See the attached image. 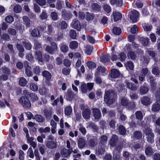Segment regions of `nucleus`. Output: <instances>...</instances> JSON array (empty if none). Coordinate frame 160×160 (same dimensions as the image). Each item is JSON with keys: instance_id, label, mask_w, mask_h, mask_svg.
<instances>
[{"instance_id": "obj_38", "label": "nucleus", "mask_w": 160, "mask_h": 160, "mask_svg": "<svg viewBox=\"0 0 160 160\" xmlns=\"http://www.w3.org/2000/svg\"><path fill=\"white\" fill-rule=\"evenodd\" d=\"M136 118L139 120H141L143 118L142 113L140 111H137L136 112Z\"/></svg>"}, {"instance_id": "obj_5", "label": "nucleus", "mask_w": 160, "mask_h": 160, "mask_svg": "<svg viewBox=\"0 0 160 160\" xmlns=\"http://www.w3.org/2000/svg\"><path fill=\"white\" fill-rule=\"evenodd\" d=\"M51 45L53 48H52L49 46H47L46 50L50 54H53L54 53V51L57 50L58 47L56 43L54 42H51Z\"/></svg>"}, {"instance_id": "obj_42", "label": "nucleus", "mask_w": 160, "mask_h": 160, "mask_svg": "<svg viewBox=\"0 0 160 160\" xmlns=\"http://www.w3.org/2000/svg\"><path fill=\"white\" fill-rule=\"evenodd\" d=\"M118 58L121 61H123L125 60L126 56L125 54L123 52H121L119 55Z\"/></svg>"}, {"instance_id": "obj_59", "label": "nucleus", "mask_w": 160, "mask_h": 160, "mask_svg": "<svg viewBox=\"0 0 160 160\" xmlns=\"http://www.w3.org/2000/svg\"><path fill=\"white\" fill-rule=\"evenodd\" d=\"M2 71L3 73L6 74H8L10 73V70L6 67L2 68Z\"/></svg>"}, {"instance_id": "obj_54", "label": "nucleus", "mask_w": 160, "mask_h": 160, "mask_svg": "<svg viewBox=\"0 0 160 160\" xmlns=\"http://www.w3.org/2000/svg\"><path fill=\"white\" fill-rule=\"evenodd\" d=\"M92 47L87 46L86 48V52L88 55L90 54L92 52Z\"/></svg>"}, {"instance_id": "obj_48", "label": "nucleus", "mask_w": 160, "mask_h": 160, "mask_svg": "<svg viewBox=\"0 0 160 160\" xmlns=\"http://www.w3.org/2000/svg\"><path fill=\"white\" fill-rule=\"evenodd\" d=\"M119 130L121 134L123 135L126 133V130L124 127L122 126H120L119 127Z\"/></svg>"}, {"instance_id": "obj_49", "label": "nucleus", "mask_w": 160, "mask_h": 160, "mask_svg": "<svg viewBox=\"0 0 160 160\" xmlns=\"http://www.w3.org/2000/svg\"><path fill=\"white\" fill-rule=\"evenodd\" d=\"M127 68L128 67L130 69L132 70L134 67L133 63L131 62H128L125 64Z\"/></svg>"}, {"instance_id": "obj_36", "label": "nucleus", "mask_w": 160, "mask_h": 160, "mask_svg": "<svg viewBox=\"0 0 160 160\" xmlns=\"http://www.w3.org/2000/svg\"><path fill=\"white\" fill-rule=\"evenodd\" d=\"M22 10V7L19 5H17L14 8V11L16 13L20 12H21Z\"/></svg>"}, {"instance_id": "obj_32", "label": "nucleus", "mask_w": 160, "mask_h": 160, "mask_svg": "<svg viewBox=\"0 0 160 160\" xmlns=\"http://www.w3.org/2000/svg\"><path fill=\"white\" fill-rule=\"evenodd\" d=\"M118 137L116 135H113L112 136V138L110 141V144L112 146H114L116 142L117 141Z\"/></svg>"}, {"instance_id": "obj_28", "label": "nucleus", "mask_w": 160, "mask_h": 160, "mask_svg": "<svg viewBox=\"0 0 160 160\" xmlns=\"http://www.w3.org/2000/svg\"><path fill=\"white\" fill-rule=\"evenodd\" d=\"M36 53V57L38 59V61L41 62H42L43 61L42 58V54L41 52L39 51H37Z\"/></svg>"}, {"instance_id": "obj_3", "label": "nucleus", "mask_w": 160, "mask_h": 160, "mask_svg": "<svg viewBox=\"0 0 160 160\" xmlns=\"http://www.w3.org/2000/svg\"><path fill=\"white\" fill-rule=\"evenodd\" d=\"M93 86V84L91 83H88L87 84H82L81 87L82 91L84 93H86L88 90H91Z\"/></svg>"}, {"instance_id": "obj_9", "label": "nucleus", "mask_w": 160, "mask_h": 160, "mask_svg": "<svg viewBox=\"0 0 160 160\" xmlns=\"http://www.w3.org/2000/svg\"><path fill=\"white\" fill-rule=\"evenodd\" d=\"M50 125L51 126V131L52 134H54L56 132V129L57 127V124L53 120H52L51 121Z\"/></svg>"}, {"instance_id": "obj_34", "label": "nucleus", "mask_w": 160, "mask_h": 160, "mask_svg": "<svg viewBox=\"0 0 160 160\" xmlns=\"http://www.w3.org/2000/svg\"><path fill=\"white\" fill-rule=\"evenodd\" d=\"M74 96L75 94L72 91L68 92L67 95V99L68 100H71L72 99Z\"/></svg>"}, {"instance_id": "obj_13", "label": "nucleus", "mask_w": 160, "mask_h": 160, "mask_svg": "<svg viewBox=\"0 0 160 160\" xmlns=\"http://www.w3.org/2000/svg\"><path fill=\"white\" fill-rule=\"evenodd\" d=\"M83 117L85 119H88L90 117V110L89 109H85L82 113Z\"/></svg>"}, {"instance_id": "obj_16", "label": "nucleus", "mask_w": 160, "mask_h": 160, "mask_svg": "<svg viewBox=\"0 0 160 160\" xmlns=\"http://www.w3.org/2000/svg\"><path fill=\"white\" fill-rule=\"evenodd\" d=\"M111 77L112 78H116L120 75L119 71L116 69H112L111 70Z\"/></svg>"}, {"instance_id": "obj_61", "label": "nucleus", "mask_w": 160, "mask_h": 160, "mask_svg": "<svg viewBox=\"0 0 160 160\" xmlns=\"http://www.w3.org/2000/svg\"><path fill=\"white\" fill-rule=\"evenodd\" d=\"M60 25L61 26V28L63 29L66 28L67 27V24L65 21H63L59 23Z\"/></svg>"}, {"instance_id": "obj_21", "label": "nucleus", "mask_w": 160, "mask_h": 160, "mask_svg": "<svg viewBox=\"0 0 160 160\" xmlns=\"http://www.w3.org/2000/svg\"><path fill=\"white\" fill-rule=\"evenodd\" d=\"M120 103L122 106H126L128 105V100L126 98H122L120 99Z\"/></svg>"}, {"instance_id": "obj_2", "label": "nucleus", "mask_w": 160, "mask_h": 160, "mask_svg": "<svg viewBox=\"0 0 160 160\" xmlns=\"http://www.w3.org/2000/svg\"><path fill=\"white\" fill-rule=\"evenodd\" d=\"M19 102L25 108H29L31 107V104L28 99L25 97H21L19 100Z\"/></svg>"}, {"instance_id": "obj_52", "label": "nucleus", "mask_w": 160, "mask_h": 160, "mask_svg": "<svg viewBox=\"0 0 160 160\" xmlns=\"http://www.w3.org/2000/svg\"><path fill=\"white\" fill-rule=\"evenodd\" d=\"M94 16L93 15L91 14L87 13L86 16V19L88 21H91L93 19Z\"/></svg>"}, {"instance_id": "obj_64", "label": "nucleus", "mask_w": 160, "mask_h": 160, "mask_svg": "<svg viewBox=\"0 0 160 160\" xmlns=\"http://www.w3.org/2000/svg\"><path fill=\"white\" fill-rule=\"evenodd\" d=\"M87 40L90 43H94L95 40L94 38L91 36L88 35H87Z\"/></svg>"}, {"instance_id": "obj_19", "label": "nucleus", "mask_w": 160, "mask_h": 160, "mask_svg": "<svg viewBox=\"0 0 160 160\" xmlns=\"http://www.w3.org/2000/svg\"><path fill=\"white\" fill-rule=\"evenodd\" d=\"M72 112V109L71 106H68L64 108V113L67 116H69Z\"/></svg>"}, {"instance_id": "obj_58", "label": "nucleus", "mask_w": 160, "mask_h": 160, "mask_svg": "<svg viewBox=\"0 0 160 160\" xmlns=\"http://www.w3.org/2000/svg\"><path fill=\"white\" fill-rule=\"evenodd\" d=\"M45 138V136L44 135L42 134L41 136H39L37 137V140L38 142L42 143L43 142V138Z\"/></svg>"}, {"instance_id": "obj_6", "label": "nucleus", "mask_w": 160, "mask_h": 160, "mask_svg": "<svg viewBox=\"0 0 160 160\" xmlns=\"http://www.w3.org/2000/svg\"><path fill=\"white\" fill-rule=\"evenodd\" d=\"M72 152V149L68 150L64 148L62 150L61 154L62 155L64 158H67L69 156Z\"/></svg>"}, {"instance_id": "obj_60", "label": "nucleus", "mask_w": 160, "mask_h": 160, "mask_svg": "<svg viewBox=\"0 0 160 160\" xmlns=\"http://www.w3.org/2000/svg\"><path fill=\"white\" fill-rule=\"evenodd\" d=\"M103 8L104 10L108 13H109L111 11V8L110 6L108 5H104L103 6Z\"/></svg>"}, {"instance_id": "obj_29", "label": "nucleus", "mask_w": 160, "mask_h": 160, "mask_svg": "<svg viewBox=\"0 0 160 160\" xmlns=\"http://www.w3.org/2000/svg\"><path fill=\"white\" fill-rule=\"evenodd\" d=\"M30 89L34 92L37 91L38 90V87L37 85L33 83H31L30 84Z\"/></svg>"}, {"instance_id": "obj_10", "label": "nucleus", "mask_w": 160, "mask_h": 160, "mask_svg": "<svg viewBox=\"0 0 160 160\" xmlns=\"http://www.w3.org/2000/svg\"><path fill=\"white\" fill-rule=\"evenodd\" d=\"M72 27L77 30L78 31H79L81 29V26L80 23L78 20H75L74 21L72 24Z\"/></svg>"}, {"instance_id": "obj_1", "label": "nucleus", "mask_w": 160, "mask_h": 160, "mask_svg": "<svg viewBox=\"0 0 160 160\" xmlns=\"http://www.w3.org/2000/svg\"><path fill=\"white\" fill-rule=\"evenodd\" d=\"M116 98V95L113 91L108 90L105 95L104 100L108 104L110 105L115 102Z\"/></svg>"}, {"instance_id": "obj_24", "label": "nucleus", "mask_w": 160, "mask_h": 160, "mask_svg": "<svg viewBox=\"0 0 160 160\" xmlns=\"http://www.w3.org/2000/svg\"><path fill=\"white\" fill-rule=\"evenodd\" d=\"M109 56L106 54L103 56L101 58L100 61L104 63H105L109 61Z\"/></svg>"}, {"instance_id": "obj_17", "label": "nucleus", "mask_w": 160, "mask_h": 160, "mask_svg": "<svg viewBox=\"0 0 160 160\" xmlns=\"http://www.w3.org/2000/svg\"><path fill=\"white\" fill-rule=\"evenodd\" d=\"M86 144L85 140L82 138H80L78 142V146L79 148H84Z\"/></svg>"}, {"instance_id": "obj_15", "label": "nucleus", "mask_w": 160, "mask_h": 160, "mask_svg": "<svg viewBox=\"0 0 160 160\" xmlns=\"http://www.w3.org/2000/svg\"><path fill=\"white\" fill-rule=\"evenodd\" d=\"M46 145L48 148L51 149L54 148L56 147V143L53 141H48Z\"/></svg>"}, {"instance_id": "obj_4", "label": "nucleus", "mask_w": 160, "mask_h": 160, "mask_svg": "<svg viewBox=\"0 0 160 160\" xmlns=\"http://www.w3.org/2000/svg\"><path fill=\"white\" fill-rule=\"evenodd\" d=\"M130 15V18L132 21L134 22L138 21V20L139 13L137 11L133 10L131 11Z\"/></svg>"}, {"instance_id": "obj_44", "label": "nucleus", "mask_w": 160, "mask_h": 160, "mask_svg": "<svg viewBox=\"0 0 160 160\" xmlns=\"http://www.w3.org/2000/svg\"><path fill=\"white\" fill-rule=\"evenodd\" d=\"M51 16L52 18L54 21L57 20L58 19V16L57 13L55 12L51 13Z\"/></svg>"}, {"instance_id": "obj_31", "label": "nucleus", "mask_w": 160, "mask_h": 160, "mask_svg": "<svg viewBox=\"0 0 160 160\" xmlns=\"http://www.w3.org/2000/svg\"><path fill=\"white\" fill-rule=\"evenodd\" d=\"M126 83L127 85V87L132 90H135L137 89V88L134 85L130 83L129 82H126Z\"/></svg>"}, {"instance_id": "obj_45", "label": "nucleus", "mask_w": 160, "mask_h": 160, "mask_svg": "<svg viewBox=\"0 0 160 160\" xmlns=\"http://www.w3.org/2000/svg\"><path fill=\"white\" fill-rule=\"evenodd\" d=\"M152 153V151L150 147H148L146 149L145 153L147 155H150Z\"/></svg>"}, {"instance_id": "obj_41", "label": "nucleus", "mask_w": 160, "mask_h": 160, "mask_svg": "<svg viewBox=\"0 0 160 160\" xmlns=\"http://www.w3.org/2000/svg\"><path fill=\"white\" fill-rule=\"evenodd\" d=\"M5 21L8 23H11L14 21L13 17L11 16H8L5 18Z\"/></svg>"}, {"instance_id": "obj_14", "label": "nucleus", "mask_w": 160, "mask_h": 160, "mask_svg": "<svg viewBox=\"0 0 160 160\" xmlns=\"http://www.w3.org/2000/svg\"><path fill=\"white\" fill-rule=\"evenodd\" d=\"M141 101L142 103L145 105L149 104L151 103L150 98L146 97L142 98L141 99Z\"/></svg>"}, {"instance_id": "obj_51", "label": "nucleus", "mask_w": 160, "mask_h": 160, "mask_svg": "<svg viewBox=\"0 0 160 160\" xmlns=\"http://www.w3.org/2000/svg\"><path fill=\"white\" fill-rule=\"evenodd\" d=\"M134 135L135 138L138 139H139L142 138V133L140 132L136 131L135 132Z\"/></svg>"}, {"instance_id": "obj_18", "label": "nucleus", "mask_w": 160, "mask_h": 160, "mask_svg": "<svg viewBox=\"0 0 160 160\" xmlns=\"http://www.w3.org/2000/svg\"><path fill=\"white\" fill-rule=\"evenodd\" d=\"M146 138L147 141L151 143H152L154 142V134L153 133H150L149 134L147 135Z\"/></svg>"}, {"instance_id": "obj_11", "label": "nucleus", "mask_w": 160, "mask_h": 160, "mask_svg": "<svg viewBox=\"0 0 160 160\" xmlns=\"http://www.w3.org/2000/svg\"><path fill=\"white\" fill-rule=\"evenodd\" d=\"M94 116L95 119H99L101 116L100 111L97 108H94L92 109Z\"/></svg>"}, {"instance_id": "obj_43", "label": "nucleus", "mask_w": 160, "mask_h": 160, "mask_svg": "<svg viewBox=\"0 0 160 160\" xmlns=\"http://www.w3.org/2000/svg\"><path fill=\"white\" fill-rule=\"evenodd\" d=\"M60 49L62 52H66L68 51V48L67 46L65 45H62L61 46Z\"/></svg>"}, {"instance_id": "obj_63", "label": "nucleus", "mask_w": 160, "mask_h": 160, "mask_svg": "<svg viewBox=\"0 0 160 160\" xmlns=\"http://www.w3.org/2000/svg\"><path fill=\"white\" fill-rule=\"evenodd\" d=\"M36 1L38 4L41 6L45 5L46 3V0H36Z\"/></svg>"}, {"instance_id": "obj_55", "label": "nucleus", "mask_w": 160, "mask_h": 160, "mask_svg": "<svg viewBox=\"0 0 160 160\" xmlns=\"http://www.w3.org/2000/svg\"><path fill=\"white\" fill-rule=\"evenodd\" d=\"M149 39L148 38H143L142 40V43L143 46H146L148 43Z\"/></svg>"}, {"instance_id": "obj_56", "label": "nucleus", "mask_w": 160, "mask_h": 160, "mask_svg": "<svg viewBox=\"0 0 160 160\" xmlns=\"http://www.w3.org/2000/svg\"><path fill=\"white\" fill-rule=\"evenodd\" d=\"M70 37L73 38L75 39L76 36V33L74 30H71L70 32Z\"/></svg>"}, {"instance_id": "obj_27", "label": "nucleus", "mask_w": 160, "mask_h": 160, "mask_svg": "<svg viewBox=\"0 0 160 160\" xmlns=\"http://www.w3.org/2000/svg\"><path fill=\"white\" fill-rule=\"evenodd\" d=\"M78 46V43L76 41H72L69 44V47L70 48L74 49L77 48Z\"/></svg>"}, {"instance_id": "obj_30", "label": "nucleus", "mask_w": 160, "mask_h": 160, "mask_svg": "<svg viewBox=\"0 0 160 160\" xmlns=\"http://www.w3.org/2000/svg\"><path fill=\"white\" fill-rule=\"evenodd\" d=\"M43 77L46 78L48 80H49L51 78V74L48 71H45L43 72L42 73Z\"/></svg>"}, {"instance_id": "obj_35", "label": "nucleus", "mask_w": 160, "mask_h": 160, "mask_svg": "<svg viewBox=\"0 0 160 160\" xmlns=\"http://www.w3.org/2000/svg\"><path fill=\"white\" fill-rule=\"evenodd\" d=\"M87 65L88 67L90 69L95 68L96 67L95 63L91 61L87 62Z\"/></svg>"}, {"instance_id": "obj_22", "label": "nucleus", "mask_w": 160, "mask_h": 160, "mask_svg": "<svg viewBox=\"0 0 160 160\" xmlns=\"http://www.w3.org/2000/svg\"><path fill=\"white\" fill-rule=\"evenodd\" d=\"M148 90V88L147 87L143 86L140 87L139 91L141 93L144 94L147 93Z\"/></svg>"}, {"instance_id": "obj_46", "label": "nucleus", "mask_w": 160, "mask_h": 160, "mask_svg": "<svg viewBox=\"0 0 160 160\" xmlns=\"http://www.w3.org/2000/svg\"><path fill=\"white\" fill-rule=\"evenodd\" d=\"M128 55L129 58L132 59H134L136 57L134 53L132 51L129 52L128 54Z\"/></svg>"}, {"instance_id": "obj_47", "label": "nucleus", "mask_w": 160, "mask_h": 160, "mask_svg": "<svg viewBox=\"0 0 160 160\" xmlns=\"http://www.w3.org/2000/svg\"><path fill=\"white\" fill-rule=\"evenodd\" d=\"M31 100L33 102L37 101L38 99V98L37 95L35 93H32L31 94Z\"/></svg>"}, {"instance_id": "obj_33", "label": "nucleus", "mask_w": 160, "mask_h": 160, "mask_svg": "<svg viewBox=\"0 0 160 160\" xmlns=\"http://www.w3.org/2000/svg\"><path fill=\"white\" fill-rule=\"evenodd\" d=\"M113 32L116 35H119L121 32V29L119 28L114 27L113 29Z\"/></svg>"}, {"instance_id": "obj_62", "label": "nucleus", "mask_w": 160, "mask_h": 160, "mask_svg": "<svg viewBox=\"0 0 160 160\" xmlns=\"http://www.w3.org/2000/svg\"><path fill=\"white\" fill-rule=\"evenodd\" d=\"M39 150L42 154H43L45 152L44 147L43 145H39Z\"/></svg>"}, {"instance_id": "obj_12", "label": "nucleus", "mask_w": 160, "mask_h": 160, "mask_svg": "<svg viewBox=\"0 0 160 160\" xmlns=\"http://www.w3.org/2000/svg\"><path fill=\"white\" fill-rule=\"evenodd\" d=\"M48 89L44 86L40 87L39 90V92L41 95H45L48 92Z\"/></svg>"}, {"instance_id": "obj_20", "label": "nucleus", "mask_w": 160, "mask_h": 160, "mask_svg": "<svg viewBox=\"0 0 160 160\" xmlns=\"http://www.w3.org/2000/svg\"><path fill=\"white\" fill-rule=\"evenodd\" d=\"M160 109V105L158 103H154L152 105V110L154 112H157L159 111Z\"/></svg>"}, {"instance_id": "obj_25", "label": "nucleus", "mask_w": 160, "mask_h": 160, "mask_svg": "<svg viewBox=\"0 0 160 160\" xmlns=\"http://www.w3.org/2000/svg\"><path fill=\"white\" fill-rule=\"evenodd\" d=\"M27 83V81L24 78L22 77L20 78L19 82V84L20 86L24 87L25 86Z\"/></svg>"}, {"instance_id": "obj_57", "label": "nucleus", "mask_w": 160, "mask_h": 160, "mask_svg": "<svg viewBox=\"0 0 160 160\" xmlns=\"http://www.w3.org/2000/svg\"><path fill=\"white\" fill-rule=\"evenodd\" d=\"M8 33L12 35H15L16 34V30L13 28H9L8 30Z\"/></svg>"}, {"instance_id": "obj_23", "label": "nucleus", "mask_w": 160, "mask_h": 160, "mask_svg": "<svg viewBox=\"0 0 160 160\" xmlns=\"http://www.w3.org/2000/svg\"><path fill=\"white\" fill-rule=\"evenodd\" d=\"M142 74L139 77V79L141 81H142L144 78V76L148 73V70L146 68H144L142 70Z\"/></svg>"}, {"instance_id": "obj_37", "label": "nucleus", "mask_w": 160, "mask_h": 160, "mask_svg": "<svg viewBox=\"0 0 160 160\" xmlns=\"http://www.w3.org/2000/svg\"><path fill=\"white\" fill-rule=\"evenodd\" d=\"M98 71L99 72L103 73H107V71L106 70L104 67H102L101 66L98 67L97 69Z\"/></svg>"}, {"instance_id": "obj_50", "label": "nucleus", "mask_w": 160, "mask_h": 160, "mask_svg": "<svg viewBox=\"0 0 160 160\" xmlns=\"http://www.w3.org/2000/svg\"><path fill=\"white\" fill-rule=\"evenodd\" d=\"M138 30L137 26L135 25H134L131 28V32L132 33H135Z\"/></svg>"}, {"instance_id": "obj_53", "label": "nucleus", "mask_w": 160, "mask_h": 160, "mask_svg": "<svg viewBox=\"0 0 160 160\" xmlns=\"http://www.w3.org/2000/svg\"><path fill=\"white\" fill-rule=\"evenodd\" d=\"M24 21L26 23V25L27 27H28L30 23L29 20L28 18L26 16H24L23 17Z\"/></svg>"}, {"instance_id": "obj_39", "label": "nucleus", "mask_w": 160, "mask_h": 160, "mask_svg": "<svg viewBox=\"0 0 160 160\" xmlns=\"http://www.w3.org/2000/svg\"><path fill=\"white\" fill-rule=\"evenodd\" d=\"M39 35V32L38 30L34 29L31 32V35L33 37H38Z\"/></svg>"}, {"instance_id": "obj_8", "label": "nucleus", "mask_w": 160, "mask_h": 160, "mask_svg": "<svg viewBox=\"0 0 160 160\" xmlns=\"http://www.w3.org/2000/svg\"><path fill=\"white\" fill-rule=\"evenodd\" d=\"M112 17L115 22L119 20L122 18V14L120 12L116 11L113 12Z\"/></svg>"}, {"instance_id": "obj_7", "label": "nucleus", "mask_w": 160, "mask_h": 160, "mask_svg": "<svg viewBox=\"0 0 160 160\" xmlns=\"http://www.w3.org/2000/svg\"><path fill=\"white\" fill-rule=\"evenodd\" d=\"M25 67L26 68L25 73L28 77H31L32 76V73L30 70L31 68L28 65V62H26L24 63Z\"/></svg>"}, {"instance_id": "obj_26", "label": "nucleus", "mask_w": 160, "mask_h": 160, "mask_svg": "<svg viewBox=\"0 0 160 160\" xmlns=\"http://www.w3.org/2000/svg\"><path fill=\"white\" fill-rule=\"evenodd\" d=\"M34 119L38 122H42L44 120V118L41 115H36L34 118Z\"/></svg>"}, {"instance_id": "obj_40", "label": "nucleus", "mask_w": 160, "mask_h": 160, "mask_svg": "<svg viewBox=\"0 0 160 160\" xmlns=\"http://www.w3.org/2000/svg\"><path fill=\"white\" fill-rule=\"evenodd\" d=\"M28 154L30 158H33L34 157L33 151L31 148H29L28 152Z\"/></svg>"}]
</instances>
